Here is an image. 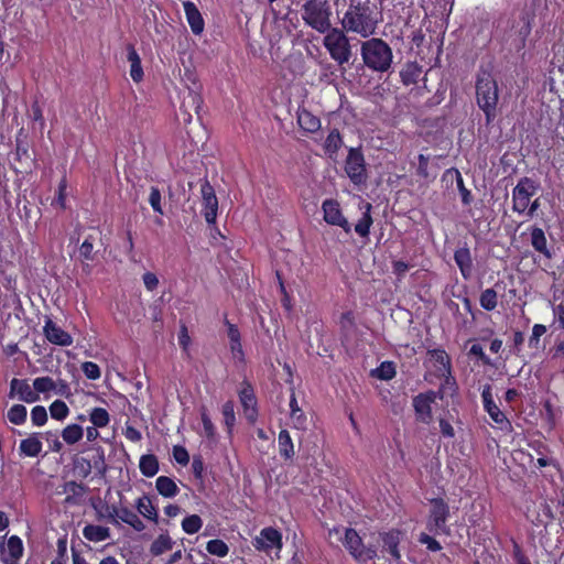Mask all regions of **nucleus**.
Returning a JSON list of instances; mask_svg holds the SVG:
<instances>
[{"label": "nucleus", "instance_id": "nucleus-1", "mask_svg": "<svg viewBox=\"0 0 564 564\" xmlns=\"http://www.w3.org/2000/svg\"><path fill=\"white\" fill-rule=\"evenodd\" d=\"M381 22L378 8L367 1H351L340 19V25L347 33L368 39L377 33Z\"/></svg>", "mask_w": 564, "mask_h": 564}, {"label": "nucleus", "instance_id": "nucleus-2", "mask_svg": "<svg viewBox=\"0 0 564 564\" xmlns=\"http://www.w3.org/2000/svg\"><path fill=\"white\" fill-rule=\"evenodd\" d=\"M476 100L478 107L485 113L486 122L491 123L497 117L499 89L496 79L487 70H481L477 75Z\"/></svg>", "mask_w": 564, "mask_h": 564}, {"label": "nucleus", "instance_id": "nucleus-3", "mask_svg": "<svg viewBox=\"0 0 564 564\" xmlns=\"http://www.w3.org/2000/svg\"><path fill=\"white\" fill-rule=\"evenodd\" d=\"M360 55L364 64L373 72H387L392 64V50L382 39L371 37L361 43Z\"/></svg>", "mask_w": 564, "mask_h": 564}, {"label": "nucleus", "instance_id": "nucleus-4", "mask_svg": "<svg viewBox=\"0 0 564 564\" xmlns=\"http://www.w3.org/2000/svg\"><path fill=\"white\" fill-rule=\"evenodd\" d=\"M330 15L332 10L327 0H306L301 9L304 23L323 34L332 28Z\"/></svg>", "mask_w": 564, "mask_h": 564}, {"label": "nucleus", "instance_id": "nucleus-5", "mask_svg": "<svg viewBox=\"0 0 564 564\" xmlns=\"http://www.w3.org/2000/svg\"><path fill=\"white\" fill-rule=\"evenodd\" d=\"M323 45L338 65L349 63L352 55L351 45L347 32L343 28H329L325 32Z\"/></svg>", "mask_w": 564, "mask_h": 564}, {"label": "nucleus", "instance_id": "nucleus-6", "mask_svg": "<svg viewBox=\"0 0 564 564\" xmlns=\"http://www.w3.org/2000/svg\"><path fill=\"white\" fill-rule=\"evenodd\" d=\"M328 535L329 538L336 535L356 561L367 562L377 556V551L373 547L365 546L362 539L355 529L346 528L341 536L340 530L335 528L329 530Z\"/></svg>", "mask_w": 564, "mask_h": 564}, {"label": "nucleus", "instance_id": "nucleus-7", "mask_svg": "<svg viewBox=\"0 0 564 564\" xmlns=\"http://www.w3.org/2000/svg\"><path fill=\"white\" fill-rule=\"evenodd\" d=\"M431 509L427 518V530L435 535L449 534L447 527L449 507L442 498H434L431 501Z\"/></svg>", "mask_w": 564, "mask_h": 564}, {"label": "nucleus", "instance_id": "nucleus-8", "mask_svg": "<svg viewBox=\"0 0 564 564\" xmlns=\"http://www.w3.org/2000/svg\"><path fill=\"white\" fill-rule=\"evenodd\" d=\"M539 189V184L530 177H522L512 189V209L518 214H524L529 207L531 197Z\"/></svg>", "mask_w": 564, "mask_h": 564}, {"label": "nucleus", "instance_id": "nucleus-9", "mask_svg": "<svg viewBox=\"0 0 564 564\" xmlns=\"http://www.w3.org/2000/svg\"><path fill=\"white\" fill-rule=\"evenodd\" d=\"M442 397L441 392L435 391H427L414 397L413 408L416 419L424 424H431L433 421L432 404L437 398L442 399Z\"/></svg>", "mask_w": 564, "mask_h": 564}, {"label": "nucleus", "instance_id": "nucleus-10", "mask_svg": "<svg viewBox=\"0 0 564 564\" xmlns=\"http://www.w3.org/2000/svg\"><path fill=\"white\" fill-rule=\"evenodd\" d=\"M345 171L350 181L359 185L366 181V167L362 153L357 149H350L346 159Z\"/></svg>", "mask_w": 564, "mask_h": 564}, {"label": "nucleus", "instance_id": "nucleus-11", "mask_svg": "<svg viewBox=\"0 0 564 564\" xmlns=\"http://www.w3.org/2000/svg\"><path fill=\"white\" fill-rule=\"evenodd\" d=\"M193 87H188L186 94L183 96L181 110L185 115L184 121L191 122L193 113L199 117L203 106V98L200 95V85L193 80Z\"/></svg>", "mask_w": 564, "mask_h": 564}, {"label": "nucleus", "instance_id": "nucleus-12", "mask_svg": "<svg viewBox=\"0 0 564 564\" xmlns=\"http://www.w3.org/2000/svg\"><path fill=\"white\" fill-rule=\"evenodd\" d=\"M252 544L258 551L270 553L272 550H276L279 553L283 546L282 534L276 529L268 527L260 531Z\"/></svg>", "mask_w": 564, "mask_h": 564}, {"label": "nucleus", "instance_id": "nucleus-13", "mask_svg": "<svg viewBox=\"0 0 564 564\" xmlns=\"http://www.w3.org/2000/svg\"><path fill=\"white\" fill-rule=\"evenodd\" d=\"M322 209L324 213V220L333 226H338L344 229L345 232L351 231V226L348 220L341 214L338 202L334 199H326L323 202Z\"/></svg>", "mask_w": 564, "mask_h": 564}, {"label": "nucleus", "instance_id": "nucleus-14", "mask_svg": "<svg viewBox=\"0 0 564 564\" xmlns=\"http://www.w3.org/2000/svg\"><path fill=\"white\" fill-rule=\"evenodd\" d=\"M203 205H204V217L208 224H215L218 210V199L216 197L213 186L205 181L200 187Z\"/></svg>", "mask_w": 564, "mask_h": 564}, {"label": "nucleus", "instance_id": "nucleus-15", "mask_svg": "<svg viewBox=\"0 0 564 564\" xmlns=\"http://www.w3.org/2000/svg\"><path fill=\"white\" fill-rule=\"evenodd\" d=\"M429 362L435 369V372L438 377H444L446 383L452 379L451 372V358L443 349H433L429 350Z\"/></svg>", "mask_w": 564, "mask_h": 564}, {"label": "nucleus", "instance_id": "nucleus-16", "mask_svg": "<svg viewBox=\"0 0 564 564\" xmlns=\"http://www.w3.org/2000/svg\"><path fill=\"white\" fill-rule=\"evenodd\" d=\"M15 397L25 403H34L40 399L34 388L26 380L13 378L10 382L9 398L13 399Z\"/></svg>", "mask_w": 564, "mask_h": 564}, {"label": "nucleus", "instance_id": "nucleus-17", "mask_svg": "<svg viewBox=\"0 0 564 564\" xmlns=\"http://www.w3.org/2000/svg\"><path fill=\"white\" fill-rule=\"evenodd\" d=\"M23 543L18 535L8 539L7 544L1 546V561L3 564H18L23 555Z\"/></svg>", "mask_w": 564, "mask_h": 564}, {"label": "nucleus", "instance_id": "nucleus-18", "mask_svg": "<svg viewBox=\"0 0 564 564\" xmlns=\"http://www.w3.org/2000/svg\"><path fill=\"white\" fill-rule=\"evenodd\" d=\"M481 398H482V402H484V408H485L486 412L489 414V416L491 417V420L495 423L499 424L501 427H502V425L509 426L510 422L508 421L505 413L502 411H500V409L498 408V405L495 403V401L492 399L490 386H486L484 388V390L481 392Z\"/></svg>", "mask_w": 564, "mask_h": 564}, {"label": "nucleus", "instance_id": "nucleus-19", "mask_svg": "<svg viewBox=\"0 0 564 564\" xmlns=\"http://www.w3.org/2000/svg\"><path fill=\"white\" fill-rule=\"evenodd\" d=\"M43 330L46 339L54 345L70 346L73 344L72 336L51 319L45 322Z\"/></svg>", "mask_w": 564, "mask_h": 564}, {"label": "nucleus", "instance_id": "nucleus-20", "mask_svg": "<svg viewBox=\"0 0 564 564\" xmlns=\"http://www.w3.org/2000/svg\"><path fill=\"white\" fill-rule=\"evenodd\" d=\"M239 399L243 408V414L249 422H254L258 415L257 400L253 389L246 384L239 392Z\"/></svg>", "mask_w": 564, "mask_h": 564}, {"label": "nucleus", "instance_id": "nucleus-21", "mask_svg": "<svg viewBox=\"0 0 564 564\" xmlns=\"http://www.w3.org/2000/svg\"><path fill=\"white\" fill-rule=\"evenodd\" d=\"M401 538L402 532L400 530H390L389 532L380 533L383 551L389 552L395 562H400L401 560L399 551Z\"/></svg>", "mask_w": 564, "mask_h": 564}, {"label": "nucleus", "instance_id": "nucleus-22", "mask_svg": "<svg viewBox=\"0 0 564 564\" xmlns=\"http://www.w3.org/2000/svg\"><path fill=\"white\" fill-rule=\"evenodd\" d=\"M186 20L191 26V30L194 34L199 35L204 31V19L192 1H185L183 2Z\"/></svg>", "mask_w": 564, "mask_h": 564}, {"label": "nucleus", "instance_id": "nucleus-23", "mask_svg": "<svg viewBox=\"0 0 564 564\" xmlns=\"http://www.w3.org/2000/svg\"><path fill=\"white\" fill-rule=\"evenodd\" d=\"M454 260L463 278L469 280L473 274V259L469 249L467 247L457 249L454 253Z\"/></svg>", "mask_w": 564, "mask_h": 564}, {"label": "nucleus", "instance_id": "nucleus-24", "mask_svg": "<svg viewBox=\"0 0 564 564\" xmlns=\"http://www.w3.org/2000/svg\"><path fill=\"white\" fill-rule=\"evenodd\" d=\"M297 123L305 132L314 133L321 128V120L306 109L297 111Z\"/></svg>", "mask_w": 564, "mask_h": 564}, {"label": "nucleus", "instance_id": "nucleus-25", "mask_svg": "<svg viewBox=\"0 0 564 564\" xmlns=\"http://www.w3.org/2000/svg\"><path fill=\"white\" fill-rule=\"evenodd\" d=\"M226 325L228 327L227 335L229 338V346H230L231 354L235 359L242 360L243 359V350H242V346H241L240 332L236 325L229 323L228 321H226Z\"/></svg>", "mask_w": 564, "mask_h": 564}, {"label": "nucleus", "instance_id": "nucleus-26", "mask_svg": "<svg viewBox=\"0 0 564 564\" xmlns=\"http://www.w3.org/2000/svg\"><path fill=\"white\" fill-rule=\"evenodd\" d=\"M531 245L535 251L542 253L545 258L551 259L552 252L547 248V241L543 229L533 227L530 232Z\"/></svg>", "mask_w": 564, "mask_h": 564}, {"label": "nucleus", "instance_id": "nucleus-27", "mask_svg": "<svg viewBox=\"0 0 564 564\" xmlns=\"http://www.w3.org/2000/svg\"><path fill=\"white\" fill-rule=\"evenodd\" d=\"M361 208L364 209L361 218L358 220V223L355 225V231L360 237H368L370 232V227L372 226V217H371V209L372 206L370 203H362Z\"/></svg>", "mask_w": 564, "mask_h": 564}, {"label": "nucleus", "instance_id": "nucleus-28", "mask_svg": "<svg viewBox=\"0 0 564 564\" xmlns=\"http://www.w3.org/2000/svg\"><path fill=\"white\" fill-rule=\"evenodd\" d=\"M83 535L90 542H102L110 538V530L102 525L87 524L83 529Z\"/></svg>", "mask_w": 564, "mask_h": 564}, {"label": "nucleus", "instance_id": "nucleus-29", "mask_svg": "<svg viewBox=\"0 0 564 564\" xmlns=\"http://www.w3.org/2000/svg\"><path fill=\"white\" fill-rule=\"evenodd\" d=\"M128 61L130 62V76L133 82L139 83L143 78V69L141 66V59L138 52L132 45H128Z\"/></svg>", "mask_w": 564, "mask_h": 564}, {"label": "nucleus", "instance_id": "nucleus-30", "mask_svg": "<svg viewBox=\"0 0 564 564\" xmlns=\"http://www.w3.org/2000/svg\"><path fill=\"white\" fill-rule=\"evenodd\" d=\"M42 442L36 435H31L21 441L19 449L21 455L36 457L42 452Z\"/></svg>", "mask_w": 564, "mask_h": 564}, {"label": "nucleus", "instance_id": "nucleus-31", "mask_svg": "<svg viewBox=\"0 0 564 564\" xmlns=\"http://www.w3.org/2000/svg\"><path fill=\"white\" fill-rule=\"evenodd\" d=\"M155 488L159 494L165 498H173L180 491L176 482L167 476L158 477L155 481Z\"/></svg>", "mask_w": 564, "mask_h": 564}, {"label": "nucleus", "instance_id": "nucleus-32", "mask_svg": "<svg viewBox=\"0 0 564 564\" xmlns=\"http://www.w3.org/2000/svg\"><path fill=\"white\" fill-rule=\"evenodd\" d=\"M139 468L143 476L153 477L159 471V460L155 455L147 454L140 457Z\"/></svg>", "mask_w": 564, "mask_h": 564}, {"label": "nucleus", "instance_id": "nucleus-33", "mask_svg": "<svg viewBox=\"0 0 564 564\" xmlns=\"http://www.w3.org/2000/svg\"><path fill=\"white\" fill-rule=\"evenodd\" d=\"M279 452L284 459H292L294 456V446L290 433L282 430L278 437Z\"/></svg>", "mask_w": 564, "mask_h": 564}, {"label": "nucleus", "instance_id": "nucleus-34", "mask_svg": "<svg viewBox=\"0 0 564 564\" xmlns=\"http://www.w3.org/2000/svg\"><path fill=\"white\" fill-rule=\"evenodd\" d=\"M138 512L142 514L144 518L158 522V511L153 506L151 499L147 496H143L137 500L135 505Z\"/></svg>", "mask_w": 564, "mask_h": 564}, {"label": "nucleus", "instance_id": "nucleus-35", "mask_svg": "<svg viewBox=\"0 0 564 564\" xmlns=\"http://www.w3.org/2000/svg\"><path fill=\"white\" fill-rule=\"evenodd\" d=\"M290 409H291V420H292L293 426L299 430L305 429L306 416H305L304 412L300 409L294 392L291 394Z\"/></svg>", "mask_w": 564, "mask_h": 564}, {"label": "nucleus", "instance_id": "nucleus-36", "mask_svg": "<svg viewBox=\"0 0 564 564\" xmlns=\"http://www.w3.org/2000/svg\"><path fill=\"white\" fill-rule=\"evenodd\" d=\"M174 542L169 534H160L151 544L150 552L154 556L162 555L163 553L172 550Z\"/></svg>", "mask_w": 564, "mask_h": 564}, {"label": "nucleus", "instance_id": "nucleus-37", "mask_svg": "<svg viewBox=\"0 0 564 564\" xmlns=\"http://www.w3.org/2000/svg\"><path fill=\"white\" fill-rule=\"evenodd\" d=\"M119 520L132 527L135 531L141 532L145 529L143 521L139 516L127 507L120 508Z\"/></svg>", "mask_w": 564, "mask_h": 564}, {"label": "nucleus", "instance_id": "nucleus-38", "mask_svg": "<svg viewBox=\"0 0 564 564\" xmlns=\"http://www.w3.org/2000/svg\"><path fill=\"white\" fill-rule=\"evenodd\" d=\"M84 434V430L78 424H69L62 431V437L63 440L69 444L73 445L82 440Z\"/></svg>", "mask_w": 564, "mask_h": 564}, {"label": "nucleus", "instance_id": "nucleus-39", "mask_svg": "<svg viewBox=\"0 0 564 564\" xmlns=\"http://www.w3.org/2000/svg\"><path fill=\"white\" fill-rule=\"evenodd\" d=\"M26 408L23 404H14L12 405L8 413V420L15 425H21L26 421Z\"/></svg>", "mask_w": 564, "mask_h": 564}, {"label": "nucleus", "instance_id": "nucleus-40", "mask_svg": "<svg viewBox=\"0 0 564 564\" xmlns=\"http://www.w3.org/2000/svg\"><path fill=\"white\" fill-rule=\"evenodd\" d=\"M395 367L392 361H383L371 375L380 380H390L395 376Z\"/></svg>", "mask_w": 564, "mask_h": 564}, {"label": "nucleus", "instance_id": "nucleus-41", "mask_svg": "<svg viewBox=\"0 0 564 564\" xmlns=\"http://www.w3.org/2000/svg\"><path fill=\"white\" fill-rule=\"evenodd\" d=\"M480 306L486 311H492L497 307L498 296L494 289H486L481 292L479 299Z\"/></svg>", "mask_w": 564, "mask_h": 564}, {"label": "nucleus", "instance_id": "nucleus-42", "mask_svg": "<svg viewBox=\"0 0 564 564\" xmlns=\"http://www.w3.org/2000/svg\"><path fill=\"white\" fill-rule=\"evenodd\" d=\"M89 420L96 427H105L109 424V413L104 408H94L90 411Z\"/></svg>", "mask_w": 564, "mask_h": 564}, {"label": "nucleus", "instance_id": "nucleus-43", "mask_svg": "<svg viewBox=\"0 0 564 564\" xmlns=\"http://www.w3.org/2000/svg\"><path fill=\"white\" fill-rule=\"evenodd\" d=\"M206 550L209 554L225 557L229 553V546L220 539H214L207 542Z\"/></svg>", "mask_w": 564, "mask_h": 564}, {"label": "nucleus", "instance_id": "nucleus-44", "mask_svg": "<svg viewBox=\"0 0 564 564\" xmlns=\"http://www.w3.org/2000/svg\"><path fill=\"white\" fill-rule=\"evenodd\" d=\"M420 75L421 69L415 64H408L400 73L402 83L404 85L415 84Z\"/></svg>", "mask_w": 564, "mask_h": 564}, {"label": "nucleus", "instance_id": "nucleus-45", "mask_svg": "<svg viewBox=\"0 0 564 564\" xmlns=\"http://www.w3.org/2000/svg\"><path fill=\"white\" fill-rule=\"evenodd\" d=\"M203 527V520L197 514H192L183 519L182 529L187 534L197 533Z\"/></svg>", "mask_w": 564, "mask_h": 564}, {"label": "nucleus", "instance_id": "nucleus-46", "mask_svg": "<svg viewBox=\"0 0 564 564\" xmlns=\"http://www.w3.org/2000/svg\"><path fill=\"white\" fill-rule=\"evenodd\" d=\"M63 492L67 494L65 502L69 503L73 501V498L80 497L84 495L85 486L76 481H67L64 485Z\"/></svg>", "mask_w": 564, "mask_h": 564}, {"label": "nucleus", "instance_id": "nucleus-47", "mask_svg": "<svg viewBox=\"0 0 564 564\" xmlns=\"http://www.w3.org/2000/svg\"><path fill=\"white\" fill-rule=\"evenodd\" d=\"M341 137L338 130H333L325 140L324 149L328 154L333 155L341 147Z\"/></svg>", "mask_w": 564, "mask_h": 564}, {"label": "nucleus", "instance_id": "nucleus-48", "mask_svg": "<svg viewBox=\"0 0 564 564\" xmlns=\"http://www.w3.org/2000/svg\"><path fill=\"white\" fill-rule=\"evenodd\" d=\"M34 391L39 393H46L56 389L54 380L50 377H39L33 381Z\"/></svg>", "mask_w": 564, "mask_h": 564}, {"label": "nucleus", "instance_id": "nucleus-49", "mask_svg": "<svg viewBox=\"0 0 564 564\" xmlns=\"http://www.w3.org/2000/svg\"><path fill=\"white\" fill-rule=\"evenodd\" d=\"M200 419L203 423L202 434L209 440H214L216 435V429L205 408L200 409Z\"/></svg>", "mask_w": 564, "mask_h": 564}, {"label": "nucleus", "instance_id": "nucleus-50", "mask_svg": "<svg viewBox=\"0 0 564 564\" xmlns=\"http://www.w3.org/2000/svg\"><path fill=\"white\" fill-rule=\"evenodd\" d=\"M223 415H224V422H225V425L228 430V433H231L232 431V427L236 423V415H235V406H234V403L231 401H227L224 405H223Z\"/></svg>", "mask_w": 564, "mask_h": 564}, {"label": "nucleus", "instance_id": "nucleus-51", "mask_svg": "<svg viewBox=\"0 0 564 564\" xmlns=\"http://www.w3.org/2000/svg\"><path fill=\"white\" fill-rule=\"evenodd\" d=\"M50 412H51V416L53 419L61 421V420H64L68 415L69 410L64 401L55 400L50 405Z\"/></svg>", "mask_w": 564, "mask_h": 564}, {"label": "nucleus", "instance_id": "nucleus-52", "mask_svg": "<svg viewBox=\"0 0 564 564\" xmlns=\"http://www.w3.org/2000/svg\"><path fill=\"white\" fill-rule=\"evenodd\" d=\"M79 257L85 261H93L95 259L94 238L91 236H88L80 245Z\"/></svg>", "mask_w": 564, "mask_h": 564}, {"label": "nucleus", "instance_id": "nucleus-53", "mask_svg": "<svg viewBox=\"0 0 564 564\" xmlns=\"http://www.w3.org/2000/svg\"><path fill=\"white\" fill-rule=\"evenodd\" d=\"M31 420L32 423L36 426H42L47 421V412L46 409L42 405H36L31 411Z\"/></svg>", "mask_w": 564, "mask_h": 564}, {"label": "nucleus", "instance_id": "nucleus-54", "mask_svg": "<svg viewBox=\"0 0 564 564\" xmlns=\"http://www.w3.org/2000/svg\"><path fill=\"white\" fill-rule=\"evenodd\" d=\"M82 370L84 375L90 380H97L101 376L99 366L91 361L84 362L82 365Z\"/></svg>", "mask_w": 564, "mask_h": 564}, {"label": "nucleus", "instance_id": "nucleus-55", "mask_svg": "<svg viewBox=\"0 0 564 564\" xmlns=\"http://www.w3.org/2000/svg\"><path fill=\"white\" fill-rule=\"evenodd\" d=\"M551 352L552 359L560 362L561 371L564 372V341H556Z\"/></svg>", "mask_w": 564, "mask_h": 564}, {"label": "nucleus", "instance_id": "nucleus-56", "mask_svg": "<svg viewBox=\"0 0 564 564\" xmlns=\"http://www.w3.org/2000/svg\"><path fill=\"white\" fill-rule=\"evenodd\" d=\"M161 199H162V197H161V193H160L159 188L151 187L149 203L154 212L162 215L163 209H162V205H161Z\"/></svg>", "mask_w": 564, "mask_h": 564}, {"label": "nucleus", "instance_id": "nucleus-57", "mask_svg": "<svg viewBox=\"0 0 564 564\" xmlns=\"http://www.w3.org/2000/svg\"><path fill=\"white\" fill-rule=\"evenodd\" d=\"M419 542L426 545V547L432 552H437L442 549L440 542H437L434 538L426 533H421L419 536Z\"/></svg>", "mask_w": 564, "mask_h": 564}, {"label": "nucleus", "instance_id": "nucleus-58", "mask_svg": "<svg viewBox=\"0 0 564 564\" xmlns=\"http://www.w3.org/2000/svg\"><path fill=\"white\" fill-rule=\"evenodd\" d=\"M546 333V327L542 324H535L532 328V335L529 339V345L531 347H536L540 340V337Z\"/></svg>", "mask_w": 564, "mask_h": 564}, {"label": "nucleus", "instance_id": "nucleus-59", "mask_svg": "<svg viewBox=\"0 0 564 564\" xmlns=\"http://www.w3.org/2000/svg\"><path fill=\"white\" fill-rule=\"evenodd\" d=\"M173 457L178 464H181L183 466L187 465L189 462L188 452L183 446H174Z\"/></svg>", "mask_w": 564, "mask_h": 564}, {"label": "nucleus", "instance_id": "nucleus-60", "mask_svg": "<svg viewBox=\"0 0 564 564\" xmlns=\"http://www.w3.org/2000/svg\"><path fill=\"white\" fill-rule=\"evenodd\" d=\"M417 160H419V164H417V169H416V174L424 178L429 177L427 167H429L430 158L424 154H420L417 156Z\"/></svg>", "mask_w": 564, "mask_h": 564}, {"label": "nucleus", "instance_id": "nucleus-61", "mask_svg": "<svg viewBox=\"0 0 564 564\" xmlns=\"http://www.w3.org/2000/svg\"><path fill=\"white\" fill-rule=\"evenodd\" d=\"M66 187H67V181H66V177H63L58 185L57 197L53 203V204H57L61 208H65Z\"/></svg>", "mask_w": 564, "mask_h": 564}, {"label": "nucleus", "instance_id": "nucleus-62", "mask_svg": "<svg viewBox=\"0 0 564 564\" xmlns=\"http://www.w3.org/2000/svg\"><path fill=\"white\" fill-rule=\"evenodd\" d=\"M178 344L183 348V350H187L191 345V337L185 324H182L180 327Z\"/></svg>", "mask_w": 564, "mask_h": 564}, {"label": "nucleus", "instance_id": "nucleus-63", "mask_svg": "<svg viewBox=\"0 0 564 564\" xmlns=\"http://www.w3.org/2000/svg\"><path fill=\"white\" fill-rule=\"evenodd\" d=\"M457 186L462 195V200L465 205L470 203V192L465 187L463 177L458 171H456Z\"/></svg>", "mask_w": 564, "mask_h": 564}, {"label": "nucleus", "instance_id": "nucleus-64", "mask_svg": "<svg viewBox=\"0 0 564 564\" xmlns=\"http://www.w3.org/2000/svg\"><path fill=\"white\" fill-rule=\"evenodd\" d=\"M143 279V283H144V286L147 288V290L149 291H153L158 288L159 285V279L158 276L152 273V272H145L142 276Z\"/></svg>", "mask_w": 564, "mask_h": 564}]
</instances>
